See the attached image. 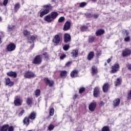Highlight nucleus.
I'll use <instances>...</instances> for the list:
<instances>
[{
  "label": "nucleus",
  "instance_id": "f257e3e1",
  "mask_svg": "<svg viewBox=\"0 0 131 131\" xmlns=\"http://www.w3.org/2000/svg\"><path fill=\"white\" fill-rule=\"evenodd\" d=\"M58 15L59 14H58V12L53 11L51 12V14L46 16L44 17V20L48 23H51V22H53V21H54V20H55V19L58 17Z\"/></svg>",
  "mask_w": 131,
  "mask_h": 131
},
{
  "label": "nucleus",
  "instance_id": "f03ea898",
  "mask_svg": "<svg viewBox=\"0 0 131 131\" xmlns=\"http://www.w3.org/2000/svg\"><path fill=\"white\" fill-rule=\"evenodd\" d=\"M50 8H51V5L50 4L49 5L45 6V9L40 13V15H39L40 17L42 18V17L45 16V15H47V14H49V13H50Z\"/></svg>",
  "mask_w": 131,
  "mask_h": 131
},
{
  "label": "nucleus",
  "instance_id": "7ed1b4c3",
  "mask_svg": "<svg viewBox=\"0 0 131 131\" xmlns=\"http://www.w3.org/2000/svg\"><path fill=\"white\" fill-rule=\"evenodd\" d=\"M6 50L8 52H13L16 50V45L14 43H10L7 46Z\"/></svg>",
  "mask_w": 131,
  "mask_h": 131
},
{
  "label": "nucleus",
  "instance_id": "20e7f679",
  "mask_svg": "<svg viewBox=\"0 0 131 131\" xmlns=\"http://www.w3.org/2000/svg\"><path fill=\"white\" fill-rule=\"evenodd\" d=\"M120 66L119 64L116 63L112 66V70L110 71V73H116L119 70Z\"/></svg>",
  "mask_w": 131,
  "mask_h": 131
},
{
  "label": "nucleus",
  "instance_id": "39448f33",
  "mask_svg": "<svg viewBox=\"0 0 131 131\" xmlns=\"http://www.w3.org/2000/svg\"><path fill=\"white\" fill-rule=\"evenodd\" d=\"M35 74L30 71L26 72L24 75L25 78H33V77H35Z\"/></svg>",
  "mask_w": 131,
  "mask_h": 131
},
{
  "label": "nucleus",
  "instance_id": "423d86ee",
  "mask_svg": "<svg viewBox=\"0 0 131 131\" xmlns=\"http://www.w3.org/2000/svg\"><path fill=\"white\" fill-rule=\"evenodd\" d=\"M44 81H45L46 85H48L49 86V88H52L55 83L53 80H50L48 78H45L44 79Z\"/></svg>",
  "mask_w": 131,
  "mask_h": 131
},
{
  "label": "nucleus",
  "instance_id": "0eeeda50",
  "mask_svg": "<svg viewBox=\"0 0 131 131\" xmlns=\"http://www.w3.org/2000/svg\"><path fill=\"white\" fill-rule=\"evenodd\" d=\"M61 39L59 35H55L54 38L53 39V42H54L55 46H59L60 45V41Z\"/></svg>",
  "mask_w": 131,
  "mask_h": 131
},
{
  "label": "nucleus",
  "instance_id": "6e6552de",
  "mask_svg": "<svg viewBox=\"0 0 131 131\" xmlns=\"http://www.w3.org/2000/svg\"><path fill=\"white\" fill-rule=\"evenodd\" d=\"M41 63V57L40 55H37L33 60V64H40Z\"/></svg>",
  "mask_w": 131,
  "mask_h": 131
},
{
  "label": "nucleus",
  "instance_id": "1a4fd4ad",
  "mask_svg": "<svg viewBox=\"0 0 131 131\" xmlns=\"http://www.w3.org/2000/svg\"><path fill=\"white\" fill-rule=\"evenodd\" d=\"M97 106V103L96 102H91L89 105V109L91 112H94L96 107Z\"/></svg>",
  "mask_w": 131,
  "mask_h": 131
},
{
  "label": "nucleus",
  "instance_id": "9d476101",
  "mask_svg": "<svg viewBox=\"0 0 131 131\" xmlns=\"http://www.w3.org/2000/svg\"><path fill=\"white\" fill-rule=\"evenodd\" d=\"M63 40L65 43L69 42L71 40V36L69 34L66 33L64 34Z\"/></svg>",
  "mask_w": 131,
  "mask_h": 131
},
{
  "label": "nucleus",
  "instance_id": "9b49d317",
  "mask_svg": "<svg viewBox=\"0 0 131 131\" xmlns=\"http://www.w3.org/2000/svg\"><path fill=\"white\" fill-rule=\"evenodd\" d=\"M70 27H71V23L69 21H67L64 25L63 30L64 31H67V30H69V29H70Z\"/></svg>",
  "mask_w": 131,
  "mask_h": 131
},
{
  "label": "nucleus",
  "instance_id": "f8f14e48",
  "mask_svg": "<svg viewBox=\"0 0 131 131\" xmlns=\"http://www.w3.org/2000/svg\"><path fill=\"white\" fill-rule=\"evenodd\" d=\"M93 96L95 98H98L100 96V88L99 87H96L94 89Z\"/></svg>",
  "mask_w": 131,
  "mask_h": 131
},
{
  "label": "nucleus",
  "instance_id": "ddd939ff",
  "mask_svg": "<svg viewBox=\"0 0 131 131\" xmlns=\"http://www.w3.org/2000/svg\"><path fill=\"white\" fill-rule=\"evenodd\" d=\"M5 84L6 85H9V86H13L14 82L11 81L10 78H5Z\"/></svg>",
  "mask_w": 131,
  "mask_h": 131
},
{
  "label": "nucleus",
  "instance_id": "4468645a",
  "mask_svg": "<svg viewBox=\"0 0 131 131\" xmlns=\"http://www.w3.org/2000/svg\"><path fill=\"white\" fill-rule=\"evenodd\" d=\"M22 100L19 98H15L14 104L15 106H21V105H22Z\"/></svg>",
  "mask_w": 131,
  "mask_h": 131
},
{
  "label": "nucleus",
  "instance_id": "2eb2a0df",
  "mask_svg": "<svg viewBox=\"0 0 131 131\" xmlns=\"http://www.w3.org/2000/svg\"><path fill=\"white\" fill-rule=\"evenodd\" d=\"M130 54H131V50L127 49L123 51L122 56L123 57H126V56H129Z\"/></svg>",
  "mask_w": 131,
  "mask_h": 131
},
{
  "label": "nucleus",
  "instance_id": "dca6fc26",
  "mask_svg": "<svg viewBox=\"0 0 131 131\" xmlns=\"http://www.w3.org/2000/svg\"><path fill=\"white\" fill-rule=\"evenodd\" d=\"M105 33V30L100 29L98 30L96 32V36H100L101 35H103V34H104Z\"/></svg>",
  "mask_w": 131,
  "mask_h": 131
},
{
  "label": "nucleus",
  "instance_id": "f3484780",
  "mask_svg": "<svg viewBox=\"0 0 131 131\" xmlns=\"http://www.w3.org/2000/svg\"><path fill=\"white\" fill-rule=\"evenodd\" d=\"M71 54L73 58H77V56H78V50L77 49H74L72 51Z\"/></svg>",
  "mask_w": 131,
  "mask_h": 131
},
{
  "label": "nucleus",
  "instance_id": "a211bd4d",
  "mask_svg": "<svg viewBox=\"0 0 131 131\" xmlns=\"http://www.w3.org/2000/svg\"><path fill=\"white\" fill-rule=\"evenodd\" d=\"M23 123L24 125H26V126H28L29 125V123H30V120L28 118V117H26L23 120Z\"/></svg>",
  "mask_w": 131,
  "mask_h": 131
},
{
  "label": "nucleus",
  "instance_id": "6ab92c4d",
  "mask_svg": "<svg viewBox=\"0 0 131 131\" xmlns=\"http://www.w3.org/2000/svg\"><path fill=\"white\" fill-rule=\"evenodd\" d=\"M109 89V84L108 83H105L102 86V90L103 93H106L108 92V90Z\"/></svg>",
  "mask_w": 131,
  "mask_h": 131
},
{
  "label": "nucleus",
  "instance_id": "aec40b11",
  "mask_svg": "<svg viewBox=\"0 0 131 131\" xmlns=\"http://www.w3.org/2000/svg\"><path fill=\"white\" fill-rule=\"evenodd\" d=\"M78 74V71L74 70L71 72L70 75L71 77L74 78V77H77V75Z\"/></svg>",
  "mask_w": 131,
  "mask_h": 131
},
{
  "label": "nucleus",
  "instance_id": "412c9836",
  "mask_svg": "<svg viewBox=\"0 0 131 131\" xmlns=\"http://www.w3.org/2000/svg\"><path fill=\"white\" fill-rule=\"evenodd\" d=\"M7 75L8 76H11L12 77H14V78H16L17 77V73L16 72H9L7 73Z\"/></svg>",
  "mask_w": 131,
  "mask_h": 131
},
{
  "label": "nucleus",
  "instance_id": "4be33fe9",
  "mask_svg": "<svg viewBox=\"0 0 131 131\" xmlns=\"http://www.w3.org/2000/svg\"><path fill=\"white\" fill-rule=\"evenodd\" d=\"M92 75H96L98 73V68L95 66H93L92 67Z\"/></svg>",
  "mask_w": 131,
  "mask_h": 131
},
{
  "label": "nucleus",
  "instance_id": "5701e85b",
  "mask_svg": "<svg viewBox=\"0 0 131 131\" xmlns=\"http://www.w3.org/2000/svg\"><path fill=\"white\" fill-rule=\"evenodd\" d=\"M94 56H95V53H94V52H90V53L88 55V60H89V61H91L92 59L94 58Z\"/></svg>",
  "mask_w": 131,
  "mask_h": 131
},
{
  "label": "nucleus",
  "instance_id": "b1692460",
  "mask_svg": "<svg viewBox=\"0 0 131 131\" xmlns=\"http://www.w3.org/2000/svg\"><path fill=\"white\" fill-rule=\"evenodd\" d=\"M129 33L128 32H127L126 30L124 32V35L126 36V37H125L124 38V40L125 41H129V39H130V37H129V36H128Z\"/></svg>",
  "mask_w": 131,
  "mask_h": 131
},
{
  "label": "nucleus",
  "instance_id": "393cba45",
  "mask_svg": "<svg viewBox=\"0 0 131 131\" xmlns=\"http://www.w3.org/2000/svg\"><path fill=\"white\" fill-rule=\"evenodd\" d=\"M35 117H36V114L35 112H32L29 116L28 118L29 119H31V120H34L35 119Z\"/></svg>",
  "mask_w": 131,
  "mask_h": 131
},
{
  "label": "nucleus",
  "instance_id": "a878e982",
  "mask_svg": "<svg viewBox=\"0 0 131 131\" xmlns=\"http://www.w3.org/2000/svg\"><path fill=\"white\" fill-rule=\"evenodd\" d=\"M95 39H96V36L90 35L89 36L88 41L92 43L95 41Z\"/></svg>",
  "mask_w": 131,
  "mask_h": 131
},
{
  "label": "nucleus",
  "instance_id": "bb28decb",
  "mask_svg": "<svg viewBox=\"0 0 131 131\" xmlns=\"http://www.w3.org/2000/svg\"><path fill=\"white\" fill-rule=\"evenodd\" d=\"M60 75L61 78H65V77L67 76V71H60Z\"/></svg>",
  "mask_w": 131,
  "mask_h": 131
},
{
  "label": "nucleus",
  "instance_id": "cd10ccee",
  "mask_svg": "<svg viewBox=\"0 0 131 131\" xmlns=\"http://www.w3.org/2000/svg\"><path fill=\"white\" fill-rule=\"evenodd\" d=\"M114 105L115 107H117L120 103V99L119 98H117L114 101Z\"/></svg>",
  "mask_w": 131,
  "mask_h": 131
},
{
  "label": "nucleus",
  "instance_id": "c85d7f7f",
  "mask_svg": "<svg viewBox=\"0 0 131 131\" xmlns=\"http://www.w3.org/2000/svg\"><path fill=\"white\" fill-rule=\"evenodd\" d=\"M21 8V5H20V3H17L14 5V11L15 12H18V10Z\"/></svg>",
  "mask_w": 131,
  "mask_h": 131
},
{
  "label": "nucleus",
  "instance_id": "c756f323",
  "mask_svg": "<svg viewBox=\"0 0 131 131\" xmlns=\"http://www.w3.org/2000/svg\"><path fill=\"white\" fill-rule=\"evenodd\" d=\"M8 128H9V125L5 124L0 129V131H7L8 130Z\"/></svg>",
  "mask_w": 131,
  "mask_h": 131
},
{
  "label": "nucleus",
  "instance_id": "7c9ffc66",
  "mask_svg": "<svg viewBox=\"0 0 131 131\" xmlns=\"http://www.w3.org/2000/svg\"><path fill=\"white\" fill-rule=\"evenodd\" d=\"M121 84V79L118 78L117 80L115 82V86L120 85Z\"/></svg>",
  "mask_w": 131,
  "mask_h": 131
},
{
  "label": "nucleus",
  "instance_id": "2f4dec72",
  "mask_svg": "<svg viewBox=\"0 0 131 131\" xmlns=\"http://www.w3.org/2000/svg\"><path fill=\"white\" fill-rule=\"evenodd\" d=\"M54 113H55V110L54 108L51 107L49 109V115L50 116H53L54 115Z\"/></svg>",
  "mask_w": 131,
  "mask_h": 131
},
{
  "label": "nucleus",
  "instance_id": "473e14b6",
  "mask_svg": "<svg viewBox=\"0 0 131 131\" xmlns=\"http://www.w3.org/2000/svg\"><path fill=\"white\" fill-rule=\"evenodd\" d=\"M88 5V3L86 2H81L79 3V8H84L86 5Z\"/></svg>",
  "mask_w": 131,
  "mask_h": 131
},
{
  "label": "nucleus",
  "instance_id": "72a5a7b5",
  "mask_svg": "<svg viewBox=\"0 0 131 131\" xmlns=\"http://www.w3.org/2000/svg\"><path fill=\"white\" fill-rule=\"evenodd\" d=\"M35 95L36 97H39L40 96V90L37 89L36 91H35Z\"/></svg>",
  "mask_w": 131,
  "mask_h": 131
},
{
  "label": "nucleus",
  "instance_id": "f704fd0d",
  "mask_svg": "<svg viewBox=\"0 0 131 131\" xmlns=\"http://www.w3.org/2000/svg\"><path fill=\"white\" fill-rule=\"evenodd\" d=\"M27 104H28V105H31V104H32V99L30 98H27Z\"/></svg>",
  "mask_w": 131,
  "mask_h": 131
},
{
  "label": "nucleus",
  "instance_id": "c9c22d12",
  "mask_svg": "<svg viewBox=\"0 0 131 131\" xmlns=\"http://www.w3.org/2000/svg\"><path fill=\"white\" fill-rule=\"evenodd\" d=\"M69 48H70V46L69 45H65L63 47V50L64 51H68V50L69 49Z\"/></svg>",
  "mask_w": 131,
  "mask_h": 131
},
{
  "label": "nucleus",
  "instance_id": "e433bc0d",
  "mask_svg": "<svg viewBox=\"0 0 131 131\" xmlns=\"http://www.w3.org/2000/svg\"><path fill=\"white\" fill-rule=\"evenodd\" d=\"M110 129L109 128V127L107 126H104L101 129V131H110Z\"/></svg>",
  "mask_w": 131,
  "mask_h": 131
},
{
  "label": "nucleus",
  "instance_id": "4c0bfd02",
  "mask_svg": "<svg viewBox=\"0 0 131 131\" xmlns=\"http://www.w3.org/2000/svg\"><path fill=\"white\" fill-rule=\"evenodd\" d=\"M85 15L86 17V18H92L93 17V15H92V14L90 12H87L85 13Z\"/></svg>",
  "mask_w": 131,
  "mask_h": 131
},
{
  "label": "nucleus",
  "instance_id": "58836bf2",
  "mask_svg": "<svg viewBox=\"0 0 131 131\" xmlns=\"http://www.w3.org/2000/svg\"><path fill=\"white\" fill-rule=\"evenodd\" d=\"M64 20L65 17H64L63 16H61L58 19V22L59 23H62V22H63Z\"/></svg>",
  "mask_w": 131,
  "mask_h": 131
},
{
  "label": "nucleus",
  "instance_id": "ea45409f",
  "mask_svg": "<svg viewBox=\"0 0 131 131\" xmlns=\"http://www.w3.org/2000/svg\"><path fill=\"white\" fill-rule=\"evenodd\" d=\"M24 34L25 36H26V37H27V36H28V35H29L30 34V33L29 32V31H28L27 30H25L24 31Z\"/></svg>",
  "mask_w": 131,
  "mask_h": 131
},
{
  "label": "nucleus",
  "instance_id": "a19ab883",
  "mask_svg": "<svg viewBox=\"0 0 131 131\" xmlns=\"http://www.w3.org/2000/svg\"><path fill=\"white\" fill-rule=\"evenodd\" d=\"M55 126H54V125L53 124H50L49 125V127H48V129L49 130H53V129H54Z\"/></svg>",
  "mask_w": 131,
  "mask_h": 131
},
{
  "label": "nucleus",
  "instance_id": "79ce46f5",
  "mask_svg": "<svg viewBox=\"0 0 131 131\" xmlns=\"http://www.w3.org/2000/svg\"><path fill=\"white\" fill-rule=\"evenodd\" d=\"M84 91H85V88H80V89L79 90V93L80 94H82V93H83V92H84Z\"/></svg>",
  "mask_w": 131,
  "mask_h": 131
},
{
  "label": "nucleus",
  "instance_id": "37998d69",
  "mask_svg": "<svg viewBox=\"0 0 131 131\" xmlns=\"http://www.w3.org/2000/svg\"><path fill=\"white\" fill-rule=\"evenodd\" d=\"M30 40H31L32 42H34L36 37L34 35H32L30 36Z\"/></svg>",
  "mask_w": 131,
  "mask_h": 131
},
{
  "label": "nucleus",
  "instance_id": "c03bdc74",
  "mask_svg": "<svg viewBox=\"0 0 131 131\" xmlns=\"http://www.w3.org/2000/svg\"><path fill=\"white\" fill-rule=\"evenodd\" d=\"M43 56H44L45 59H46V60H48V59H49V54H48L47 53V52H45L44 53L42 54Z\"/></svg>",
  "mask_w": 131,
  "mask_h": 131
},
{
  "label": "nucleus",
  "instance_id": "a18cd8bd",
  "mask_svg": "<svg viewBox=\"0 0 131 131\" xmlns=\"http://www.w3.org/2000/svg\"><path fill=\"white\" fill-rule=\"evenodd\" d=\"M25 113V111L24 110H23L21 111V112L18 114V116L20 117L23 115Z\"/></svg>",
  "mask_w": 131,
  "mask_h": 131
},
{
  "label": "nucleus",
  "instance_id": "49530a36",
  "mask_svg": "<svg viewBox=\"0 0 131 131\" xmlns=\"http://www.w3.org/2000/svg\"><path fill=\"white\" fill-rule=\"evenodd\" d=\"M102 55V52L101 51H97L96 52L97 57H100Z\"/></svg>",
  "mask_w": 131,
  "mask_h": 131
},
{
  "label": "nucleus",
  "instance_id": "de8ad7c7",
  "mask_svg": "<svg viewBox=\"0 0 131 131\" xmlns=\"http://www.w3.org/2000/svg\"><path fill=\"white\" fill-rule=\"evenodd\" d=\"M88 29V27L86 26H83L81 28V31H85Z\"/></svg>",
  "mask_w": 131,
  "mask_h": 131
},
{
  "label": "nucleus",
  "instance_id": "09e8293b",
  "mask_svg": "<svg viewBox=\"0 0 131 131\" xmlns=\"http://www.w3.org/2000/svg\"><path fill=\"white\" fill-rule=\"evenodd\" d=\"M8 131H14V127L13 126H9L8 125Z\"/></svg>",
  "mask_w": 131,
  "mask_h": 131
},
{
  "label": "nucleus",
  "instance_id": "8fccbe9b",
  "mask_svg": "<svg viewBox=\"0 0 131 131\" xmlns=\"http://www.w3.org/2000/svg\"><path fill=\"white\" fill-rule=\"evenodd\" d=\"M8 31H12L13 30V26L8 25Z\"/></svg>",
  "mask_w": 131,
  "mask_h": 131
},
{
  "label": "nucleus",
  "instance_id": "3c124183",
  "mask_svg": "<svg viewBox=\"0 0 131 131\" xmlns=\"http://www.w3.org/2000/svg\"><path fill=\"white\" fill-rule=\"evenodd\" d=\"M71 64H72V62L71 61H68V62H67L66 63V66L67 67H69V66H70V65H71Z\"/></svg>",
  "mask_w": 131,
  "mask_h": 131
},
{
  "label": "nucleus",
  "instance_id": "603ef678",
  "mask_svg": "<svg viewBox=\"0 0 131 131\" xmlns=\"http://www.w3.org/2000/svg\"><path fill=\"white\" fill-rule=\"evenodd\" d=\"M9 2V0H4L3 2V5L4 6H7L8 5V3Z\"/></svg>",
  "mask_w": 131,
  "mask_h": 131
},
{
  "label": "nucleus",
  "instance_id": "864d4df0",
  "mask_svg": "<svg viewBox=\"0 0 131 131\" xmlns=\"http://www.w3.org/2000/svg\"><path fill=\"white\" fill-rule=\"evenodd\" d=\"M66 57V54H63L60 56V60H63L64 58Z\"/></svg>",
  "mask_w": 131,
  "mask_h": 131
},
{
  "label": "nucleus",
  "instance_id": "5fc2aeb1",
  "mask_svg": "<svg viewBox=\"0 0 131 131\" xmlns=\"http://www.w3.org/2000/svg\"><path fill=\"white\" fill-rule=\"evenodd\" d=\"M126 67H127V68L128 69V70L131 71V63H128Z\"/></svg>",
  "mask_w": 131,
  "mask_h": 131
},
{
  "label": "nucleus",
  "instance_id": "6e6d98bb",
  "mask_svg": "<svg viewBox=\"0 0 131 131\" xmlns=\"http://www.w3.org/2000/svg\"><path fill=\"white\" fill-rule=\"evenodd\" d=\"M93 17H94V19H98V18L99 17V14H95L93 15Z\"/></svg>",
  "mask_w": 131,
  "mask_h": 131
},
{
  "label": "nucleus",
  "instance_id": "4d7b16f0",
  "mask_svg": "<svg viewBox=\"0 0 131 131\" xmlns=\"http://www.w3.org/2000/svg\"><path fill=\"white\" fill-rule=\"evenodd\" d=\"M128 99H131V90L129 92V93H128Z\"/></svg>",
  "mask_w": 131,
  "mask_h": 131
},
{
  "label": "nucleus",
  "instance_id": "13d9d810",
  "mask_svg": "<svg viewBox=\"0 0 131 131\" xmlns=\"http://www.w3.org/2000/svg\"><path fill=\"white\" fill-rule=\"evenodd\" d=\"M104 105H105V103L103 101H100L99 105L102 106H104Z\"/></svg>",
  "mask_w": 131,
  "mask_h": 131
},
{
  "label": "nucleus",
  "instance_id": "bf43d9fd",
  "mask_svg": "<svg viewBox=\"0 0 131 131\" xmlns=\"http://www.w3.org/2000/svg\"><path fill=\"white\" fill-rule=\"evenodd\" d=\"M77 97H78V95L77 94H75L74 95V96H73V99L74 100H75V99H76V98H77Z\"/></svg>",
  "mask_w": 131,
  "mask_h": 131
},
{
  "label": "nucleus",
  "instance_id": "052dcab7",
  "mask_svg": "<svg viewBox=\"0 0 131 131\" xmlns=\"http://www.w3.org/2000/svg\"><path fill=\"white\" fill-rule=\"evenodd\" d=\"M111 62V58H108L107 60V63H110Z\"/></svg>",
  "mask_w": 131,
  "mask_h": 131
},
{
  "label": "nucleus",
  "instance_id": "680f3d73",
  "mask_svg": "<svg viewBox=\"0 0 131 131\" xmlns=\"http://www.w3.org/2000/svg\"><path fill=\"white\" fill-rule=\"evenodd\" d=\"M92 2H94V3H96L97 2V0H91Z\"/></svg>",
  "mask_w": 131,
  "mask_h": 131
},
{
  "label": "nucleus",
  "instance_id": "e2e57ef3",
  "mask_svg": "<svg viewBox=\"0 0 131 131\" xmlns=\"http://www.w3.org/2000/svg\"><path fill=\"white\" fill-rule=\"evenodd\" d=\"M31 48H32V49H33V48H34V45H33L31 46Z\"/></svg>",
  "mask_w": 131,
  "mask_h": 131
},
{
  "label": "nucleus",
  "instance_id": "0e129e2a",
  "mask_svg": "<svg viewBox=\"0 0 131 131\" xmlns=\"http://www.w3.org/2000/svg\"><path fill=\"white\" fill-rule=\"evenodd\" d=\"M0 21H2V18L0 17Z\"/></svg>",
  "mask_w": 131,
  "mask_h": 131
},
{
  "label": "nucleus",
  "instance_id": "69168bd1",
  "mask_svg": "<svg viewBox=\"0 0 131 131\" xmlns=\"http://www.w3.org/2000/svg\"><path fill=\"white\" fill-rule=\"evenodd\" d=\"M106 65H107V63H105V66H106Z\"/></svg>",
  "mask_w": 131,
  "mask_h": 131
},
{
  "label": "nucleus",
  "instance_id": "338daca9",
  "mask_svg": "<svg viewBox=\"0 0 131 131\" xmlns=\"http://www.w3.org/2000/svg\"><path fill=\"white\" fill-rule=\"evenodd\" d=\"M48 118H50V116L48 117Z\"/></svg>",
  "mask_w": 131,
  "mask_h": 131
}]
</instances>
